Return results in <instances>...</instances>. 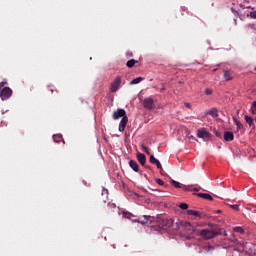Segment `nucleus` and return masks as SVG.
<instances>
[{"label":"nucleus","instance_id":"f3484780","mask_svg":"<svg viewBox=\"0 0 256 256\" xmlns=\"http://www.w3.org/2000/svg\"><path fill=\"white\" fill-rule=\"evenodd\" d=\"M233 121H234L235 125L237 126V128H236L237 131H241V129H243L242 123L239 120H237V118H233Z\"/></svg>","mask_w":256,"mask_h":256},{"label":"nucleus","instance_id":"7ed1b4c3","mask_svg":"<svg viewBox=\"0 0 256 256\" xmlns=\"http://www.w3.org/2000/svg\"><path fill=\"white\" fill-rule=\"evenodd\" d=\"M199 235H201L203 239H213L219 235V232L215 229H203L199 231Z\"/></svg>","mask_w":256,"mask_h":256},{"label":"nucleus","instance_id":"5701e85b","mask_svg":"<svg viewBox=\"0 0 256 256\" xmlns=\"http://www.w3.org/2000/svg\"><path fill=\"white\" fill-rule=\"evenodd\" d=\"M179 207L182 209V211H187V209H189V205L187 203H181L179 204Z\"/></svg>","mask_w":256,"mask_h":256},{"label":"nucleus","instance_id":"b1692460","mask_svg":"<svg viewBox=\"0 0 256 256\" xmlns=\"http://www.w3.org/2000/svg\"><path fill=\"white\" fill-rule=\"evenodd\" d=\"M210 115L212 117H219V112H217V109H213L210 111Z\"/></svg>","mask_w":256,"mask_h":256},{"label":"nucleus","instance_id":"393cba45","mask_svg":"<svg viewBox=\"0 0 256 256\" xmlns=\"http://www.w3.org/2000/svg\"><path fill=\"white\" fill-rule=\"evenodd\" d=\"M159 160L157 158H155V156L150 155V163H152V165H155Z\"/></svg>","mask_w":256,"mask_h":256},{"label":"nucleus","instance_id":"f257e3e1","mask_svg":"<svg viewBox=\"0 0 256 256\" xmlns=\"http://www.w3.org/2000/svg\"><path fill=\"white\" fill-rule=\"evenodd\" d=\"M142 225H147L148 227H155V229H162V231H167L173 227V219H163L161 216H144V220L141 221Z\"/></svg>","mask_w":256,"mask_h":256},{"label":"nucleus","instance_id":"9d476101","mask_svg":"<svg viewBox=\"0 0 256 256\" xmlns=\"http://www.w3.org/2000/svg\"><path fill=\"white\" fill-rule=\"evenodd\" d=\"M187 215H193L198 219H203V217H205V214L203 212H199L197 210H187Z\"/></svg>","mask_w":256,"mask_h":256},{"label":"nucleus","instance_id":"412c9836","mask_svg":"<svg viewBox=\"0 0 256 256\" xmlns=\"http://www.w3.org/2000/svg\"><path fill=\"white\" fill-rule=\"evenodd\" d=\"M250 111L252 115H256V101H254L251 105Z\"/></svg>","mask_w":256,"mask_h":256},{"label":"nucleus","instance_id":"4468645a","mask_svg":"<svg viewBox=\"0 0 256 256\" xmlns=\"http://www.w3.org/2000/svg\"><path fill=\"white\" fill-rule=\"evenodd\" d=\"M197 196L201 199H206L207 201H213V196L207 193H198Z\"/></svg>","mask_w":256,"mask_h":256},{"label":"nucleus","instance_id":"f03ea898","mask_svg":"<svg viewBox=\"0 0 256 256\" xmlns=\"http://www.w3.org/2000/svg\"><path fill=\"white\" fill-rule=\"evenodd\" d=\"M112 117L114 121H117V119H121L122 117L119 123L118 131H120V133H123V131H125V128L127 127V123H129V118L127 117V111H125V109L123 108H120L117 111H114Z\"/></svg>","mask_w":256,"mask_h":256},{"label":"nucleus","instance_id":"dca6fc26","mask_svg":"<svg viewBox=\"0 0 256 256\" xmlns=\"http://www.w3.org/2000/svg\"><path fill=\"white\" fill-rule=\"evenodd\" d=\"M246 123L249 125V127H255L254 119L251 116H245L244 117Z\"/></svg>","mask_w":256,"mask_h":256},{"label":"nucleus","instance_id":"0eeeda50","mask_svg":"<svg viewBox=\"0 0 256 256\" xmlns=\"http://www.w3.org/2000/svg\"><path fill=\"white\" fill-rule=\"evenodd\" d=\"M197 137L199 139H211V134L204 128L197 131Z\"/></svg>","mask_w":256,"mask_h":256},{"label":"nucleus","instance_id":"c85d7f7f","mask_svg":"<svg viewBox=\"0 0 256 256\" xmlns=\"http://www.w3.org/2000/svg\"><path fill=\"white\" fill-rule=\"evenodd\" d=\"M142 151H144V153H146V155H151V152H149V148L146 146H142Z\"/></svg>","mask_w":256,"mask_h":256},{"label":"nucleus","instance_id":"423d86ee","mask_svg":"<svg viewBox=\"0 0 256 256\" xmlns=\"http://www.w3.org/2000/svg\"><path fill=\"white\" fill-rule=\"evenodd\" d=\"M143 107L144 109H148L151 111L155 108V102L153 101V98H145L143 101Z\"/></svg>","mask_w":256,"mask_h":256},{"label":"nucleus","instance_id":"4c0bfd02","mask_svg":"<svg viewBox=\"0 0 256 256\" xmlns=\"http://www.w3.org/2000/svg\"><path fill=\"white\" fill-rule=\"evenodd\" d=\"M208 226H209V227H215V224L210 223V224H208Z\"/></svg>","mask_w":256,"mask_h":256},{"label":"nucleus","instance_id":"2eb2a0df","mask_svg":"<svg viewBox=\"0 0 256 256\" xmlns=\"http://www.w3.org/2000/svg\"><path fill=\"white\" fill-rule=\"evenodd\" d=\"M233 139H235V136L233 135V132H225L224 133V140L226 141H233Z\"/></svg>","mask_w":256,"mask_h":256},{"label":"nucleus","instance_id":"58836bf2","mask_svg":"<svg viewBox=\"0 0 256 256\" xmlns=\"http://www.w3.org/2000/svg\"><path fill=\"white\" fill-rule=\"evenodd\" d=\"M209 251H213V246H208Z\"/></svg>","mask_w":256,"mask_h":256},{"label":"nucleus","instance_id":"2f4dec72","mask_svg":"<svg viewBox=\"0 0 256 256\" xmlns=\"http://www.w3.org/2000/svg\"><path fill=\"white\" fill-rule=\"evenodd\" d=\"M117 205H115L114 203H109L108 204V209H116Z\"/></svg>","mask_w":256,"mask_h":256},{"label":"nucleus","instance_id":"9b49d317","mask_svg":"<svg viewBox=\"0 0 256 256\" xmlns=\"http://www.w3.org/2000/svg\"><path fill=\"white\" fill-rule=\"evenodd\" d=\"M137 160L139 161L140 165L145 167V163H147V157L143 153L137 154Z\"/></svg>","mask_w":256,"mask_h":256},{"label":"nucleus","instance_id":"a211bd4d","mask_svg":"<svg viewBox=\"0 0 256 256\" xmlns=\"http://www.w3.org/2000/svg\"><path fill=\"white\" fill-rule=\"evenodd\" d=\"M135 63H137V61H135V59H130V60L127 61L126 67L131 69L132 67H135Z\"/></svg>","mask_w":256,"mask_h":256},{"label":"nucleus","instance_id":"37998d69","mask_svg":"<svg viewBox=\"0 0 256 256\" xmlns=\"http://www.w3.org/2000/svg\"><path fill=\"white\" fill-rule=\"evenodd\" d=\"M63 141V143H65V141L64 140H62Z\"/></svg>","mask_w":256,"mask_h":256},{"label":"nucleus","instance_id":"bb28decb","mask_svg":"<svg viewBox=\"0 0 256 256\" xmlns=\"http://www.w3.org/2000/svg\"><path fill=\"white\" fill-rule=\"evenodd\" d=\"M235 233H245V230L239 226L234 228Z\"/></svg>","mask_w":256,"mask_h":256},{"label":"nucleus","instance_id":"aec40b11","mask_svg":"<svg viewBox=\"0 0 256 256\" xmlns=\"http://www.w3.org/2000/svg\"><path fill=\"white\" fill-rule=\"evenodd\" d=\"M122 215L125 219H129L130 221H133V217H135L131 212H123Z\"/></svg>","mask_w":256,"mask_h":256},{"label":"nucleus","instance_id":"4be33fe9","mask_svg":"<svg viewBox=\"0 0 256 256\" xmlns=\"http://www.w3.org/2000/svg\"><path fill=\"white\" fill-rule=\"evenodd\" d=\"M234 243H235L236 245H241V247H244V248L247 247V242H241V241L235 239V240H234Z\"/></svg>","mask_w":256,"mask_h":256},{"label":"nucleus","instance_id":"473e14b6","mask_svg":"<svg viewBox=\"0 0 256 256\" xmlns=\"http://www.w3.org/2000/svg\"><path fill=\"white\" fill-rule=\"evenodd\" d=\"M205 93H206L207 95H213V90L207 88V89L205 90Z\"/></svg>","mask_w":256,"mask_h":256},{"label":"nucleus","instance_id":"ea45409f","mask_svg":"<svg viewBox=\"0 0 256 256\" xmlns=\"http://www.w3.org/2000/svg\"><path fill=\"white\" fill-rule=\"evenodd\" d=\"M48 91H51V93H53V89H51L50 87H48Z\"/></svg>","mask_w":256,"mask_h":256},{"label":"nucleus","instance_id":"f704fd0d","mask_svg":"<svg viewBox=\"0 0 256 256\" xmlns=\"http://www.w3.org/2000/svg\"><path fill=\"white\" fill-rule=\"evenodd\" d=\"M5 85H7V82H0V91L2 87H5Z\"/></svg>","mask_w":256,"mask_h":256},{"label":"nucleus","instance_id":"e433bc0d","mask_svg":"<svg viewBox=\"0 0 256 256\" xmlns=\"http://www.w3.org/2000/svg\"><path fill=\"white\" fill-rule=\"evenodd\" d=\"M185 107H187L188 109H191V104L185 103Z\"/></svg>","mask_w":256,"mask_h":256},{"label":"nucleus","instance_id":"a878e982","mask_svg":"<svg viewBox=\"0 0 256 256\" xmlns=\"http://www.w3.org/2000/svg\"><path fill=\"white\" fill-rule=\"evenodd\" d=\"M54 141H56V143H59V141H61V139H63L62 135H54L53 136Z\"/></svg>","mask_w":256,"mask_h":256},{"label":"nucleus","instance_id":"7c9ffc66","mask_svg":"<svg viewBox=\"0 0 256 256\" xmlns=\"http://www.w3.org/2000/svg\"><path fill=\"white\" fill-rule=\"evenodd\" d=\"M156 183L161 186L165 185V182H163V180H161L160 178L156 179Z\"/></svg>","mask_w":256,"mask_h":256},{"label":"nucleus","instance_id":"39448f33","mask_svg":"<svg viewBox=\"0 0 256 256\" xmlns=\"http://www.w3.org/2000/svg\"><path fill=\"white\" fill-rule=\"evenodd\" d=\"M12 95H13V90H11V88L9 87H4L0 91V97L2 101H7V99H9V97H11Z\"/></svg>","mask_w":256,"mask_h":256},{"label":"nucleus","instance_id":"c9c22d12","mask_svg":"<svg viewBox=\"0 0 256 256\" xmlns=\"http://www.w3.org/2000/svg\"><path fill=\"white\" fill-rule=\"evenodd\" d=\"M127 57H133V53H131V52H127Z\"/></svg>","mask_w":256,"mask_h":256},{"label":"nucleus","instance_id":"6e6552de","mask_svg":"<svg viewBox=\"0 0 256 256\" xmlns=\"http://www.w3.org/2000/svg\"><path fill=\"white\" fill-rule=\"evenodd\" d=\"M181 227H183L184 229H186L187 231H199L197 229H195V227H193V225L191 224V222H187V221H181L180 222Z\"/></svg>","mask_w":256,"mask_h":256},{"label":"nucleus","instance_id":"c756f323","mask_svg":"<svg viewBox=\"0 0 256 256\" xmlns=\"http://www.w3.org/2000/svg\"><path fill=\"white\" fill-rule=\"evenodd\" d=\"M157 169H160V171H163V166L161 165V162L158 160L157 163L155 164Z\"/></svg>","mask_w":256,"mask_h":256},{"label":"nucleus","instance_id":"ddd939ff","mask_svg":"<svg viewBox=\"0 0 256 256\" xmlns=\"http://www.w3.org/2000/svg\"><path fill=\"white\" fill-rule=\"evenodd\" d=\"M223 77L225 81H231L233 79V73H231L229 70H224Z\"/></svg>","mask_w":256,"mask_h":256},{"label":"nucleus","instance_id":"f8f14e48","mask_svg":"<svg viewBox=\"0 0 256 256\" xmlns=\"http://www.w3.org/2000/svg\"><path fill=\"white\" fill-rule=\"evenodd\" d=\"M129 166L131 167V169H133V171H135V173H139V164H137L135 160H130Z\"/></svg>","mask_w":256,"mask_h":256},{"label":"nucleus","instance_id":"cd10ccee","mask_svg":"<svg viewBox=\"0 0 256 256\" xmlns=\"http://www.w3.org/2000/svg\"><path fill=\"white\" fill-rule=\"evenodd\" d=\"M187 187H188V191H196V192L201 191V187H196V188H191V186H187Z\"/></svg>","mask_w":256,"mask_h":256},{"label":"nucleus","instance_id":"79ce46f5","mask_svg":"<svg viewBox=\"0 0 256 256\" xmlns=\"http://www.w3.org/2000/svg\"><path fill=\"white\" fill-rule=\"evenodd\" d=\"M254 71H256V67L254 68Z\"/></svg>","mask_w":256,"mask_h":256},{"label":"nucleus","instance_id":"72a5a7b5","mask_svg":"<svg viewBox=\"0 0 256 256\" xmlns=\"http://www.w3.org/2000/svg\"><path fill=\"white\" fill-rule=\"evenodd\" d=\"M231 207L234 211H239V205H232Z\"/></svg>","mask_w":256,"mask_h":256},{"label":"nucleus","instance_id":"6ab92c4d","mask_svg":"<svg viewBox=\"0 0 256 256\" xmlns=\"http://www.w3.org/2000/svg\"><path fill=\"white\" fill-rule=\"evenodd\" d=\"M143 81L142 77H137L131 80L130 85H138V83H141Z\"/></svg>","mask_w":256,"mask_h":256},{"label":"nucleus","instance_id":"20e7f679","mask_svg":"<svg viewBox=\"0 0 256 256\" xmlns=\"http://www.w3.org/2000/svg\"><path fill=\"white\" fill-rule=\"evenodd\" d=\"M119 87H121V76H117L115 80L110 85L111 93H117L119 91Z\"/></svg>","mask_w":256,"mask_h":256},{"label":"nucleus","instance_id":"1a4fd4ad","mask_svg":"<svg viewBox=\"0 0 256 256\" xmlns=\"http://www.w3.org/2000/svg\"><path fill=\"white\" fill-rule=\"evenodd\" d=\"M170 183L171 185H173V187H175V189H183L184 191H189V188L187 186L179 183L178 181L171 180Z\"/></svg>","mask_w":256,"mask_h":256},{"label":"nucleus","instance_id":"a19ab883","mask_svg":"<svg viewBox=\"0 0 256 256\" xmlns=\"http://www.w3.org/2000/svg\"><path fill=\"white\" fill-rule=\"evenodd\" d=\"M217 213H221V210H218Z\"/></svg>","mask_w":256,"mask_h":256}]
</instances>
